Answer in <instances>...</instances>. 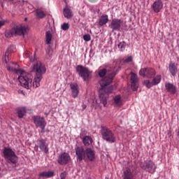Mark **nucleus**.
I'll return each instance as SVG.
<instances>
[{"label":"nucleus","mask_w":179,"mask_h":179,"mask_svg":"<svg viewBox=\"0 0 179 179\" xmlns=\"http://www.w3.org/2000/svg\"><path fill=\"white\" fill-rule=\"evenodd\" d=\"M47 69L45 66L41 63L40 61H37L34 65L31 67V72H34L36 76L33 82V75L30 73H27L23 70H21L18 73V80L25 89H30L31 86L35 89L40 87V82L43 79V75L45 73Z\"/></svg>","instance_id":"f257e3e1"},{"label":"nucleus","mask_w":179,"mask_h":179,"mask_svg":"<svg viewBox=\"0 0 179 179\" xmlns=\"http://www.w3.org/2000/svg\"><path fill=\"white\" fill-rule=\"evenodd\" d=\"M120 71H121V66H120V65L112 66L108 70L107 76L99 81L101 86L99 89V99L104 107H106V104H107V97L106 94L113 93V86L108 87V85L113 82L115 75H117Z\"/></svg>","instance_id":"f03ea898"},{"label":"nucleus","mask_w":179,"mask_h":179,"mask_svg":"<svg viewBox=\"0 0 179 179\" xmlns=\"http://www.w3.org/2000/svg\"><path fill=\"white\" fill-rule=\"evenodd\" d=\"M101 134L103 141L109 142V143H114L115 142V134L113 132V130L110 129L106 126H101Z\"/></svg>","instance_id":"7ed1b4c3"},{"label":"nucleus","mask_w":179,"mask_h":179,"mask_svg":"<svg viewBox=\"0 0 179 179\" xmlns=\"http://www.w3.org/2000/svg\"><path fill=\"white\" fill-rule=\"evenodd\" d=\"M2 152L3 157L6 160H8L13 164H16V163H17L19 158H17L16 153H15V151H13L10 148L4 147Z\"/></svg>","instance_id":"20e7f679"},{"label":"nucleus","mask_w":179,"mask_h":179,"mask_svg":"<svg viewBox=\"0 0 179 179\" xmlns=\"http://www.w3.org/2000/svg\"><path fill=\"white\" fill-rule=\"evenodd\" d=\"M25 31L26 27L23 26H15L11 29L6 31L5 36L7 38H10V37H13V36H24Z\"/></svg>","instance_id":"39448f33"},{"label":"nucleus","mask_w":179,"mask_h":179,"mask_svg":"<svg viewBox=\"0 0 179 179\" xmlns=\"http://www.w3.org/2000/svg\"><path fill=\"white\" fill-rule=\"evenodd\" d=\"M76 72L78 76L82 78L84 81L89 80L92 72L89 70L87 67H85L82 65H78L76 68Z\"/></svg>","instance_id":"423d86ee"},{"label":"nucleus","mask_w":179,"mask_h":179,"mask_svg":"<svg viewBox=\"0 0 179 179\" xmlns=\"http://www.w3.org/2000/svg\"><path fill=\"white\" fill-rule=\"evenodd\" d=\"M141 167L143 170H145V171L147 173H150L151 174H153V173L156 171L157 169L155 162L150 159L145 161L143 164H141Z\"/></svg>","instance_id":"0eeeda50"},{"label":"nucleus","mask_w":179,"mask_h":179,"mask_svg":"<svg viewBox=\"0 0 179 179\" xmlns=\"http://www.w3.org/2000/svg\"><path fill=\"white\" fill-rule=\"evenodd\" d=\"M34 124L36 125V128H41V131L44 132V129H45V127H47V122H45V119L41 116H33Z\"/></svg>","instance_id":"6e6552de"},{"label":"nucleus","mask_w":179,"mask_h":179,"mask_svg":"<svg viewBox=\"0 0 179 179\" xmlns=\"http://www.w3.org/2000/svg\"><path fill=\"white\" fill-rule=\"evenodd\" d=\"M140 76H143V78H147V79H151L155 75H156V71L155 69L147 67L144 69H141L139 71Z\"/></svg>","instance_id":"1a4fd4ad"},{"label":"nucleus","mask_w":179,"mask_h":179,"mask_svg":"<svg viewBox=\"0 0 179 179\" xmlns=\"http://www.w3.org/2000/svg\"><path fill=\"white\" fill-rule=\"evenodd\" d=\"M57 162L60 166H65L71 162V155L68 152H62L58 156Z\"/></svg>","instance_id":"9d476101"},{"label":"nucleus","mask_w":179,"mask_h":179,"mask_svg":"<svg viewBox=\"0 0 179 179\" xmlns=\"http://www.w3.org/2000/svg\"><path fill=\"white\" fill-rule=\"evenodd\" d=\"M76 155L77 156L78 160L79 162H82V160H85L86 158V150L83 148L82 146H76L75 148Z\"/></svg>","instance_id":"9b49d317"},{"label":"nucleus","mask_w":179,"mask_h":179,"mask_svg":"<svg viewBox=\"0 0 179 179\" xmlns=\"http://www.w3.org/2000/svg\"><path fill=\"white\" fill-rule=\"evenodd\" d=\"M121 24H122V20L121 19H113L109 27L112 29L113 31H120L121 30Z\"/></svg>","instance_id":"f8f14e48"},{"label":"nucleus","mask_w":179,"mask_h":179,"mask_svg":"<svg viewBox=\"0 0 179 179\" xmlns=\"http://www.w3.org/2000/svg\"><path fill=\"white\" fill-rule=\"evenodd\" d=\"M37 145L41 152H43L45 155H48L49 149H48V144L47 141L43 138H40L37 140Z\"/></svg>","instance_id":"ddd939ff"},{"label":"nucleus","mask_w":179,"mask_h":179,"mask_svg":"<svg viewBox=\"0 0 179 179\" xmlns=\"http://www.w3.org/2000/svg\"><path fill=\"white\" fill-rule=\"evenodd\" d=\"M12 52H16V46L12 45H10L5 55H4V57H3V61L5 62L6 64H8V62H9V59H10V54H12Z\"/></svg>","instance_id":"4468645a"},{"label":"nucleus","mask_w":179,"mask_h":179,"mask_svg":"<svg viewBox=\"0 0 179 179\" xmlns=\"http://www.w3.org/2000/svg\"><path fill=\"white\" fill-rule=\"evenodd\" d=\"M131 85L134 92L138 90V76L135 73H131Z\"/></svg>","instance_id":"2eb2a0df"},{"label":"nucleus","mask_w":179,"mask_h":179,"mask_svg":"<svg viewBox=\"0 0 179 179\" xmlns=\"http://www.w3.org/2000/svg\"><path fill=\"white\" fill-rule=\"evenodd\" d=\"M151 8L155 13H159V12L163 9V1H162V0H156L152 5Z\"/></svg>","instance_id":"dca6fc26"},{"label":"nucleus","mask_w":179,"mask_h":179,"mask_svg":"<svg viewBox=\"0 0 179 179\" xmlns=\"http://www.w3.org/2000/svg\"><path fill=\"white\" fill-rule=\"evenodd\" d=\"M122 179H135V175L134 174V171H131V169L129 168H127L123 171Z\"/></svg>","instance_id":"f3484780"},{"label":"nucleus","mask_w":179,"mask_h":179,"mask_svg":"<svg viewBox=\"0 0 179 179\" xmlns=\"http://www.w3.org/2000/svg\"><path fill=\"white\" fill-rule=\"evenodd\" d=\"M85 156L90 160V162H93L96 157V153L93 149L88 148L85 150Z\"/></svg>","instance_id":"a211bd4d"},{"label":"nucleus","mask_w":179,"mask_h":179,"mask_svg":"<svg viewBox=\"0 0 179 179\" xmlns=\"http://www.w3.org/2000/svg\"><path fill=\"white\" fill-rule=\"evenodd\" d=\"M71 89V95L73 99H76L79 96V90L78 89V85L73 83L70 85Z\"/></svg>","instance_id":"6ab92c4d"},{"label":"nucleus","mask_w":179,"mask_h":179,"mask_svg":"<svg viewBox=\"0 0 179 179\" xmlns=\"http://www.w3.org/2000/svg\"><path fill=\"white\" fill-rule=\"evenodd\" d=\"M165 87L167 92H169V93H171V94H176V93L177 92V88L172 83H166L165 84Z\"/></svg>","instance_id":"aec40b11"},{"label":"nucleus","mask_w":179,"mask_h":179,"mask_svg":"<svg viewBox=\"0 0 179 179\" xmlns=\"http://www.w3.org/2000/svg\"><path fill=\"white\" fill-rule=\"evenodd\" d=\"M17 114L18 118H23V117H26V114H27V108L26 107L17 108Z\"/></svg>","instance_id":"412c9836"},{"label":"nucleus","mask_w":179,"mask_h":179,"mask_svg":"<svg viewBox=\"0 0 179 179\" xmlns=\"http://www.w3.org/2000/svg\"><path fill=\"white\" fill-rule=\"evenodd\" d=\"M55 173L52 171H43L39 174V177L41 178H51V177H54Z\"/></svg>","instance_id":"4be33fe9"},{"label":"nucleus","mask_w":179,"mask_h":179,"mask_svg":"<svg viewBox=\"0 0 179 179\" xmlns=\"http://www.w3.org/2000/svg\"><path fill=\"white\" fill-rule=\"evenodd\" d=\"M169 72L172 76H176L177 75V64L176 63H171L169 65Z\"/></svg>","instance_id":"5701e85b"},{"label":"nucleus","mask_w":179,"mask_h":179,"mask_svg":"<svg viewBox=\"0 0 179 179\" xmlns=\"http://www.w3.org/2000/svg\"><path fill=\"white\" fill-rule=\"evenodd\" d=\"M107 23H108V15L106 14L102 15L99 19V26H104V24H107Z\"/></svg>","instance_id":"b1692460"},{"label":"nucleus","mask_w":179,"mask_h":179,"mask_svg":"<svg viewBox=\"0 0 179 179\" xmlns=\"http://www.w3.org/2000/svg\"><path fill=\"white\" fill-rule=\"evenodd\" d=\"M25 58H29L30 62H34L36 61V53L33 54L30 51H26L24 52Z\"/></svg>","instance_id":"393cba45"},{"label":"nucleus","mask_w":179,"mask_h":179,"mask_svg":"<svg viewBox=\"0 0 179 179\" xmlns=\"http://www.w3.org/2000/svg\"><path fill=\"white\" fill-rule=\"evenodd\" d=\"M115 105L117 106V107H121L122 106V98L121 97V95H117L113 99Z\"/></svg>","instance_id":"a878e982"},{"label":"nucleus","mask_w":179,"mask_h":179,"mask_svg":"<svg viewBox=\"0 0 179 179\" xmlns=\"http://www.w3.org/2000/svg\"><path fill=\"white\" fill-rule=\"evenodd\" d=\"M83 142L85 146H90V145H92V142H93V139H92V137L89 136H85L83 138Z\"/></svg>","instance_id":"bb28decb"},{"label":"nucleus","mask_w":179,"mask_h":179,"mask_svg":"<svg viewBox=\"0 0 179 179\" xmlns=\"http://www.w3.org/2000/svg\"><path fill=\"white\" fill-rule=\"evenodd\" d=\"M64 17H66V19H71V17L73 16L72 15V11L71 10V9H69L67 7L64 8Z\"/></svg>","instance_id":"cd10ccee"},{"label":"nucleus","mask_w":179,"mask_h":179,"mask_svg":"<svg viewBox=\"0 0 179 179\" xmlns=\"http://www.w3.org/2000/svg\"><path fill=\"white\" fill-rule=\"evenodd\" d=\"M36 17H38V19H44V17L46 16V14L44 13V11L38 8L36 10Z\"/></svg>","instance_id":"c85d7f7f"},{"label":"nucleus","mask_w":179,"mask_h":179,"mask_svg":"<svg viewBox=\"0 0 179 179\" xmlns=\"http://www.w3.org/2000/svg\"><path fill=\"white\" fill-rule=\"evenodd\" d=\"M98 75L99 78H104V76L107 75V69H102L101 66H100L98 70Z\"/></svg>","instance_id":"c756f323"},{"label":"nucleus","mask_w":179,"mask_h":179,"mask_svg":"<svg viewBox=\"0 0 179 179\" xmlns=\"http://www.w3.org/2000/svg\"><path fill=\"white\" fill-rule=\"evenodd\" d=\"M46 44H51V40H52V34L51 31H48L45 34Z\"/></svg>","instance_id":"7c9ffc66"},{"label":"nucleus","mask_w":179,"mask_h":179,"mask_svg":"<svg viewBox=\"0 0 179 179\" xmlns=\"http://www.w3.org/2000/svg\"><path fill=\"white\" fill-rule=\"evenodd\" d=\"M160 82H162V76L160 75L157 76L152 79V84L154 85V86L159 85Z\"/></svg>","instance_id":"2f4dec72"},{"label":"nucleus","mask_w":179,"mask_h":179,"mask_svg":"<svg viewBox=\"0 0 179 179\" xmlns=\"http://www.w3.org/2000/svg\"><path fill=\"white\" fill-rule=\"evenodd\" d=\"M117 47L120 50V51H121L122 52H123V51H125V48L127 47V43H125V41H122L120 42L118 45Z\"/></svg>","instance_id":"473e14b6"},{"label":"nucleus","mask_w":179,"mask_h":179,"mask_svg":"<svg viewBox=\"0 0 179 179\" xmlns=\"http://www.w3.org/2000/svg\"><path fill=\"white\" fill-rule=\"evenodd\" d=\"M7 71H10L11 72H15V73H17V75H19V73L22 71V69H14L13 67H10V66H8Z\"/></svg>","instance_id":"72a5a7b5"},{"label":"nucleus","mask_w":179,"mask_h":179,"mask_svg":"<svg viewBox=\"0 0 179 179\" xmlns=\"http://www.w3.org/2000/svg\"><path fill=\"white\" fill-rule=\"evenodd\" d=\"M52 57V50L49 48L46 50V58L47 59H51Z\"/></svg>","instance_id":"f704fd0d"},{"label":"nucleus","mask_w":179,"mask_h":179,"mask_svg":"<svg viewBox=\"0 0 179 179\" xmlns=\"http://www.w3.org/2000/svg\"><path fill=\"white\" fill-rule=\"evenodd\" d=\"M144 85H145L146 87L148 89H150V87H152L154 86L152 81L150 82L149 80H144Z\"/></svg>","instance_id":"c9c22d12"},{"label":"nucleus","mask_w":179,"mask_h":179,"mask_svg":"<svg viewBox=\"0 0 179 179\" xmlns=\"http://www.w3.org/2000/svg\"><path fill=\"white\" fill-rule=\"evenodd\" d=\"M61 29L62 30H64V31H66V30H69V24L64 22L63 24H62Z\"/></svg>","instance_id":"e433bc0d"},{"label":"nucleus","mask_w":179,"mask_h":179,"mask_svg":"<svg viewBox=\"0 0 179 179\" xmlns=\"http://www.w3.org/2000/svg\"><path fill=\"white\" fill-rule=\"evenodd\" d=\"M83 40L84 41H90L92 40V37L90 36V34H87L83 36Z\"/></svg>","instance_id":"4c0bfd02"},{"label":"nucleus","mask_w":179,"mask_h":179,"mask_svg":"<svg viewBox=\"0 0 179 179\" xmlns=\"http://www.w3.org/2000/svg\"><path fill=\"white\" fill-rule=\"evenodd\" d=\"M124 62H126L127 64H128L129 62H132V57L131 56H129L127 58H126L124 59Z\"/></svg>","instance_id":"58836bf2"},{"label":"nucleus","mask_w":179,"mask_h":179,"mask_svg":"<svg viewBox=\"0 0 179 179\" xmlns=\"http://www.w3.org/2000/svg\"><path fill=\"white\" fill-rule=\"evenodd\" d=\"M60 179H66V172H62L60 174Z\"/></svg>","instance_id":"ea45409f"},{"label":"nucleus","mask_w":179,"mask_h":179,"mask_svg":"<svg viewBox=\"0 0 179 179\" xmlns=\"http://www.w3.org/2000/svg\"><path fill=\"white\" fill-rule=\"evenodd\" d=\"M8 22V21H0V29L2 27V26H3L5 24V22Z\"/></svg>","instance_id":"a19ab883"},{"label":"nucleus","mask_w":179,"mask_h":179,"mask_svg":"<svg viewBox=\"0 0 179 179\" xmlns=\"http://www.w3.org/2000/svg\"><path fill=\"white\" fill-rule=\"evenodd\" d=\"M83 110H85V108H86V106H83Z\"/></svg>","instance_id":"79ce46f5"},{"label":"nucleus","mask_w":179,"mask_h":179,"mask_svg":"<svg viewBox=\"0 0 179 179\" xmlns=\"http://www.w3.org/2000/svg\"><path fill=\"white\" fill-rule=\"evenodd\" d=\"M45 115L47 116V115H48V113H45Z\"/></svg>","instance_id":"37998d69"},{"label":"nucleus","mask_w":179,"mask_h":179,"mask_svg":"<svg viewBox=\"0 0 179 179\" xmlns=\"http://www.w3.org/2000/svg\"><path fill=\"white\" fill-rule=\"evenodd\" d=\"M0 171H1V166H0Z\"/></svg>","instance_id":"c03bdc74"},{"label":"nucleus","mask_w":179,"mask_h":179,"mask_svg":"<svg viewBox=\"0 0 179 179\" xmlns=\"http://www.w3.org/2000/svg\"><path fill=\"white\" fill-rule=\"evenodd\" d=\"M10 1H13V0H10Z\"/></svg>","instance_id":"a18cd8bd"}]
</instances>
